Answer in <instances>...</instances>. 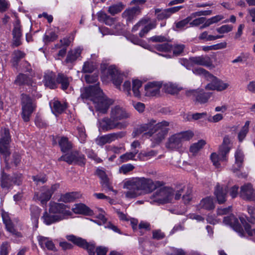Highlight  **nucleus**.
Here are the masks:
<instances>
[{
    "instance_id": "1",
    "label": "nucleus",
    "mask_w": 255,
    "mask_h": 255,
    "mask_svg": "<svg viewBox=\"0 0 255 255\" xmlns=\"http://www.w3.org/2000/svg\"><path fill=\"white\" fill-rule=\"evenodd\" d=\"M81 98L84 101H92L96 110L103 114L107 112L113 103L112 100L104 95L98 84L84 88L81 92Z\"/></svg>"
},
{
    "instance_id": "2",
    "label": "nucleus",
    "mask_w": 255,
    "mask_h": 255,
    "mask_svg": "<svg viewBox=\"0 0 255 255\" xmlns=\"http://www.w3.org/2000/svg\"><path fill=\"white\" fill-rule=\"evenodd\" d=\"M160 185V182H154L150 178L144 177L133 178L126 181L124 187L129 190L143 191L145 193H149Z\"/></svg>"
},
{
    "instance_id": "3",
    "label": "nucleus",
    "mask_w": 255,
    "mask_h": 255,
    "mask_svg": "<svg viewBox=\"0 0 255 255\" xmlns=\"http://www.w3.org/2000/svg\"><path fill=\"white\" fill-rule=\"evenodd\" d=\"M193 135V132L190 130L173 134L168 138L165 147L169 150L178 149L181 146L183 141L189 140Z\"/></svg>"
},
{
    "instance_id": "4",
    "label": "nucleus",
    "mask_w": 255,
    "mask_h": 255,
    "mask_svg": "<svg viewBox=\"0 0 255 255\" xmlns=\"http://www.w3.org/2000/svg\"><path fill=\"white\" fill-rule=\"evenodd\" d=\"M174 192L172 188L164 187L157 189L151 196V204L158 205L171 202L174 198Z\"/></svg>"
},
{
    "instance_id": "5",
    "label": "nucleus",
    "mask_w": 255,
    "mask_h": 255,
    "mask_svg": "<svg viewBox=\"0 0 255 255\" xmlns=\"http://www.w3.org/2000/svg\"><path fill=\"white\" fill-rule=\"evenodd\" d=\"M169 123L165 121L158 123L156 129L149 134L154 145L159 144L165 139L169 130Z\"/></svg>"
},
{
    "instance_id": "6",
    "label": "nucleus",
    "mask_w": 255,
    "mask_h": 255,
    "mask_svg": "<svg viewBox=\"0 0 255 255\" xmlns=\"http://www.w3.org/2000/svg\"><path fill=\"white\" fill-rule=\"evenodd\" d=\"M99 128L103 131H107L115 129H121L126 128L127 123L116 122L111 117H105L99 121Z\"/></svg>"
},
{
    "instance_id": "7",
    "label": "nucleus",
    "mask_w": 255,
    "mask_h": 255,
    "mask_svg": "<svg viewBox=\"0 0 255 255\" xmlns=\"http://www.w3.org/2000/svg\"><path fill=\"white\" fill-rule=\"evenodd\" d=\"M126 134L127 132L125 131L112 132L98 136L95 141L98 145L103 146L107 143H110L116 140L122 139L126 136Z\"/></svg>"
},
{
    "instance_id": "8",
    "label": "nucleus",
    "mask_w": 255,
    "mask_h": 255,
    "mask_svg": "<svg viewBox=\"0 0 255 255\" xmlns=\"http://www.w3.org/2000/svg\"><path fill=\"white\" fill-rule=\"evenodd\" d=\"M66 238L75 245L86 250L89 255H95V246L94 244L89 243L85 240L74 235L67 236Z\"/></svg>"
},
{
    "instance_id": "9",
    "label": "nucleus",
    "mask_w": 255,
    "mask_h": 255,
    "mask_svg": "<svg viewBox=\"0 0 255 255\" xmlns=\"http://www.w3.org/2000/svg\"><path fill=\"white\" fill-rule=\"evenodd\" d=\"M68 207L67 205L63 203L51 202L49 203V212L57 216H60L63 220L66 217L71 216L72 214L70 211L66 209Z\"/></svg>"
},
{
    "instance_id": "10",
    "label": "nucleus",
    "mask_w": 255,
    "mask_h": 255,
    "mask_svg": "<svg viewBox=\"0 0 255 255\" xmlns=\"http://www.w3.org/2000/svg\"><path fill=\"white\" fill-rule=\"evenodd\" d=\"M21 103L22 119L25 122H28L32 114V100L28 95L22 94Z\"/></svg>"
},
{
    "instance_id": "11",
    "label": "nucleus",
    "mask_w": 255,
    "mask_h": 255,
    "mask_svg": "<svg viewBox=\"0 0 255 255\" xmlns=\"http://www.w3.org/2000/svg\"><path fill=\"white\" fill-rule=\"evenodd\" d=\"M83 155L79 154L77 151H74L70 154H66L61 156L58 158V161H64L69 164L75 163L82 165L85 163Z\"/></svg>"
},
{
    "instance_id": "12",
    "label": "nucleus",
    "mask_w": 255,
    "mask_h": 255,
    "mask_svg": "<svg viewBox=\"0 0 255 255\" xmlns=\"http://www.w3.org/2000/svg\"><path fill=\"white\" fill-rule=\"evenodd\" d=\"M7 154L4 153H0L2 155L3 157L4 158L5 163V168L9 169L11 168L16 167L19 165L21 162V157L20 155L17 153H14L12 154L11 157H9L10 152L9 148L7 149Z\"/></svg>"
},
{
    "instance_id": "13",
    "label": "nucleus",
    "mask_w": 255,
    "mask_h": 255,
    "mask_svg": "<svg viewBox=\"0 0 255 255\" xmlns=\"http://www.w3.org/2000/svg\"><path fill=\"white\" fill-rule=\"evenodd\" d=\"M194 72L195 74H203L205 76L210 75L215 80L216 90L217 91H222L227 89L229 86V84L227 83H224L223 81L219 80L215 77L211 75L209 73L203 68H200L195 69Z\"/></svg>"
},
{
    "instance_id": "14",
    "label": "nucleus",
    "mask_w": 255,
    "mask_h": 255,
    "mask_svg": "<svg viewBox=\"0 0 255 255\" xmlns=\"http://www.w3.org/2000/svg\"><path fill=\"white\" fill-rule=\"evenodd\" d=\"M161 86L162 83L160 82L153 81L148 82L144 87L145 95L151 97L159 94Z\"/></svg>"
},
{
    "instance_id": "15",
    "label": "nucleus",
    "mask_w": 255,
    "mask_h": 255,
    "mask_svg": "<svg viewBox=\"0 0 255 255\" xmlns=\"http://www.w3.org/2000/svg\"><path fill=\"white\" fill-rule=\"evenodd\" d=\"M10 135L9 130L6 128L1 129V138L0 139V153L7 154L9 148Z\"/></svg>"
},
{
    "instance_id": "16",
    "label": "nucleus",
    "mask_w": 255,
    "mask_h": 255,
    "mask_svg": "<svg viewBox=\"0 0 255 255\" xmlns=\"http://www.w3.org/2000/svg\"><path fill=\"white\" fill-rule=\"evenodd\" d=\"M158 123L154 119H149L145 124L141 125L135 131V133L139 134L144 131H148L147 133L150 134L156 129Z\"/></svg>"
},
{
    "instance_id": "17",
    "label": "nucleus",
    "mask_w": 255,
    "mask_h": 255,
    "mask_svg": "<svg viewBox=\"0 0 255 255\" xmlns=\"http://www.w3.org/2000/svg\"><path fill=\"white\" fill-rule=\"evenodd\" d=\"M108 76L113 81V83L118 87L121 85L123 79V75L120 74L117 69L114 66H110L107 69Z\"/></svg>"
},
{
    "instance_id": "18",
    "label": "nucleus",
    "mask_w": 255,
    "mask_h": 255,
    "mask_svg": "<svg viewBox=\"0 0 255 255\" xmlns=\"http://www.w3.org/2000/svg\"><path fill=\"white\" fill-rule=\"evenodd\" d=\"M111 118L116 122L129 117V115L126 110L119 106H116L112 108L110 112Z\"/></svg>"
},
{
    "instance_id": "19",
    "label": "nucleus",
    "mask_w": 255,
    "mask_h": 255,
    "mask_svg": "<svg viewBox=\"0 0 255 255\" xmlns=\"http://www.w3.org/2000/svg\"><path fill=\"white\" fill-rule=\"evenodd\" d=\"M228 187L225 185L217 183L215 187L214 195L219 204H223L226 201Z\"/></svg>"
},
{
    "instance_id": "20",
    "label": "nucleus",
    "mask_w": 255,
    "mask_h": 255,
    "mask_svg": "<svg viewBox=\"0 0 255 255\" xmlns=\"http://www.w3.org/2000/svg\"><path fill=\"white\" fill-rule=\"evenodd\" d=\"M223 222L226 225H228L232 227L234 230L239 233L241 236H243L244 231L240 225L238 220L233 215L225 217Z\"/></svg>"
},
{
    "instance_id": "21",
    "label": "nucleus",
    "mask_w": 255,
    "mask_h": 255,
    "mask_svg": "<svg viewBox=\"0 0 255 255\" xmlns=\"http://www.w3.org/2000/svg\"><path fill=\"white\" fill-rule=\"evenodd\" d=\"M240 196L245 200H254L255 198V192L252 185L250 183H247L241 186Z\"/></svg>"
},
{
    "instance_id": "22",
    "label": "nucleus",
    "mask_w": 255,
    "mask_h": 255,
    "mask_svg": "<svg viewBox=\"0 0 255 255\" xmlns=\"http://www.w3.org/2000/svg\"><path fill=\"white\" fill-rule=\"evenodd\" d=\"M189 60L192 64L194 65L208 67H211L213 65L211 59L207 55L192 57L189 58Z\"/></svg>"
},
{
    "instance_id": "23",
    "label": "nucleus",
    "mask_w": 255,
    "mask_h": 255,
    "mask_svg": "<svg viewBox=\"0 0 255 255\" xmlns=\"http://www.w3.org/2000/svg\"><path fill=\"white\" fill-rule=\"evenodd\" d=\"M50 106L52 113L57 116L62 114L66 109V105L61 103L59 101L53 100L50 102Z\"/></svg>"
},
{
    "instance_id": "24",
    "label": "nucleus",
    "mask_w": 255,
    "mask_h": 255,
    "mask_svg": "<svg viewBox=\"0 0 255 255\" xmlns=\"http://www.w3.org/2000/svg\"><path fill=\"white\" fill-rule=\"evenodd\" d=\"M97 174L101 179V184L103 188L108 189L109 191H112L117 193V191L114 190L112 187L109 179L107 177L106 173L102 170L98 169L96 170Z\"/></svg>"
},
{
    "instance_id": "25",
    "label": "nucleus",
    "mask_w": 255,
    "mask_h": 255,
    "mask_svg": "<svg viewBox=\"0 0 255 255\" xmlns=\"http://www.w3.org/2000/svg\"><path fill=\"white\" fill-rule=\"evenodd\" d=\"M44 82V85L50 89H55L57 87L56 75L52 72L45 73Z\"/></svg>"
},
{
    "instance_id": "26",
    "label": "nucleus",
    "mask_w": 255,
    "mask_h": 255,
    "mask_svg": "<svg viewBox=\"0 0 255 255\" xmlns=\"http://www.w3.org/2000/svg\"><path fill=\"white\" fill-rule=\"evenodd\" d=\"M72 210L75 214H84L91 216L93 212L89 207L82 203L76 204L72 208Z\"/></svg>"
},
{
    "instance_id": "27",
    "label": "nucleus",
    "mask_w": 255,
    "mask_h": 255,
    "mask_svg": "<svg viewBox=\"0 0 255 255\" xmlns=\"http://www.w3.org/2000/svg\"><path fill=\"white\" fill-rule=\"evenodd\" d=\"M140 12V8L138 6H135L130 9L126 10L123 13L122 16L127 22H130L134 18L136 15Z\"/></svg>"
},
{
    "instance_id": "28",
    "label": "nucleus",
    "mask_w": 255,
    "mask_h": 255,
    "mask_svg": "<svg viewBox=\"0 0 255 255\" xmlns=\"http://www.w3.org/2000/svg\"><path fill=\"white\" fill-rule=\"evenodd\" d=\"M182 89L181 87L172 82L166 83L163 85L165 92L171 95L177 94Z\"/></svg>"
},
{
    "instance_id": "29",
    "label": "nucleus",
    "mask_w": 255,
    "mask_h": 255,
    "mask_svg": "<svg viewBox=\"0 0 255 255\" xmlns=\"http://www.w3.org/2000/svg\"><path fill=\"white\" fill-rule=\"evenodd\" d=\"M82 49L80 47H77L74 49L70 50L67 54L65 62L67 63H72L75 62L80 56Z\"/></svg>"
},
{
    "instance_id": "30",
    "label": "nucleus",
    "mask_w": 255,
    "mask_h": 255,
    "mask_svg": "<svg viewBox=\"0 0 255 255\" xmlns=\"http://www.w3.org/2000/svg\"><path fill=\"white\" fill-rule=\"evenodd\" d=\"M235 163L232 167V170L234 172L239 170L242 167L244 158V155L242 150L238 149L236 150L235 153Z\"/></svg>"
},
{
    "instance_id": "31",
    "label": "nucleus",
    "mask_w": 255,
    "mask_h": 255,
    "mask_svg": "<svg viewBox=\"0 0 255 255\" xmlns=\"http://www.w3.org/2000/svg\"><path fill=\"white\" fill-rule=\"evenodd\" d=\"M231 149V140L228 136L224 137L222 144L219 148V153L221 157L225 156L229 152Z\"/></svg>"
},
{
    "instance_id": "32",
    "label": "nucleus",
    "mask_w": 255,
    "mask_h": 255,
    "mask_svg": "<svg viewBox=\"0 0 255 255\" xmlns=\"http://www.w3.org/2000/svg\"><path fill=\"white\" fill-rule=\"evenodd\" d=\"M42 218L44 222L47 225H51L56 222L62 220V218L60 216H57L55 214L45 212Z\"/></svg>"
},
{
    "instance_id": "33",
    "label": "nucleus",
    "mask_w": 255,
    "mask_h": 255,
    "mask_svg": "<svg viewBox=\"0 0 255 255\" xmlns=\"http://www.w3.org/2000/svg\"><path fill=\"white\" fill-rule=\"evenodd\" d=\"M71 78L67 77L63 73H58L56 77L57 84H61V88L66 90L68 88Z\"/></svg>"
},
{
    "instance_id": "34",
    "label": "nucleus",
    "mask_w": 255,
    "mask_h": 255,
    "mask_svg": "<svg viewBox=\"0 0 255 255\" xmlns=\"http://www.w3.org/2000/svg\"><path fill=\"white\" fill-rule=\"evenodd\" d=\"M97 15L98 20L99 21L104 22L106 25L110 26L113 25L115 23L116 19H117L116 18L110 17L102 11L98 12Z\"/></svg>"
},
{
    "instance_id": "35",
    "label": "nucleus",
    "mask_w": 255,
    "mask_h": 255,
    "mask_svg": "<svg viewBox=\"0 0 255 255\" xmlns=\"http://www.w3.org/2000/svg\"><path fill=\"white\" fill-rule=\"evenodd\" d=\"M37 239L39 245L42 248L46 247L48 250L51 251H56V248L53 242L50 240L48 238L38 236Z\"/></svg>"
},
{
    "instance_id": "36",
    "label": "nucleus",
    "mask_w": 255,
    "mask_h": 255,
    "mask_svg": "<svg viewBox=\"0 0 255 255\" xmlns=\"http://www.w3.org/2000/svg\"><path fill=\"white\" fill-rule=\"evenodd\" d=\"M201 209L207 210H213L215 208V205L213 202V199L210 197H207L203 199L199 205Z\"/></svg>"
},
{
    "instance_id": "37",
    "label": "nucleus",
    "mask_w": 255,
    "mask_h": 255,
    "mask_svg": "<svg viewBox=\"0 0 255 255\" xmlns=\"http://www.w3.org/2000/svg\"><path fill=\"white\" fill-rule=\"evenodd\" d=\"M212 93L205 92L203 91L197 92L196 96V101L200 104H204L208 101V100L211 97Z\"/></svg>"
},
{
    "instance_id": "38",
    "label": "nucleus",
    "mask_w": 255,
    "mask_h": 255,
    "mask_svg": "<svg viewBox=\"0 0 255 255\" xmlns=\"http://www.w3.org/2000/svg\"><path fill=\"white\" fill-rule=\"evenodd\" d=\"M78 195L76 192L67 193L62 195L58 201L66 203L73 202L78 198Z\"/></svg>"
},
{
    "instance_id": "39",
    "label": "nucleus",
    "mask_w": 255,
    "mask_h": 255,
    "mask_svg": "<svg viewBox=\"0 0 255 255\" xmlns=\"http://www.w3.org/2000/svg\"><path fill=\"white\" fill-rule=\"evenodd\" d=\"M157 152L154 150L150 151H142L138 154V158L140 160L145 161L155 156Z\"/></svg>"
},
{
    "instance_id": "40",
    "label": "nucleus",
    "mask_w": 255,
    "mask_h": 255,
    "mask_svg": "<svg viewBox=\"0 0 255 255\" xmlns=\"http://www.w3.org/2000/svg\"><path fill=\"white\" fill-rule=\"evenodd\" d=\"M59 144L61 147V151L63 152L68 151L72 147L71 142L69 141L68 138L66 137H61L59 141Z\"/></svg>"
},
{
    "instance_id": "41",
    "label": "nucleus",
    "mask_w": 255,
    "mask_h": 255,
    "mask_svg": "<svg viewBox=\"0 0 255 255\" xmlns=\"http://www.w3.org/2000/svg\"><path fill=\"white\" fill-rule=\"evenodd\" d=\"M13 183L12 177L3 172L1 177L0 185L2 188H8Z\"/></svg>"
},
{
    "instance_id": "42",
    "label": "nucleus",
    "mask_w": 255,
    "mask_h": 255,
    "mask_svg": "<svg viewBox=\"0 0 255 255\" xmlns=\"http://www.w3.org/2000/svg\"><path fill=\"white\" fill-rule=\"evenodd\" d=\"M206 142L204 140H200L196 143L192 144L190 147V152L193 155L196 154L205 145Z\"/></svg>"
},
{
    "instance_id": "43",
    "label": "nucleus",
    "mask_w": 255,
    "mask_h": 255,
    "mask_svg": "<svg viewBox=\"0 0 255 255\" xmlns=\"http://www.w3.org/2000/svg\"><path fill=\"white\" fill-rule=\"evenodd\" d=\"M138 153V151L135 150L132 152H127L120 157V162L121 163L125 162L129 160H134L136 154Z\"/></svg>"
},
{
    "instance_id": "44",
    "label": "nucleus",
    "mask_w": 255,
    "mask_h": 255,
    "mask_svg": "<svg viewBox=\"0 0 255 255\" xmlns=\"http://www.w3.org/2000/svg\"><path fill=\"white\" fill-rule=\"evenodd\" d=\"M47 181L46 174L40 173L36 175L33 176V182L36 185H40L44 184Z\"/></svg>"
},
{
    "instance_id": "45",
    "label": "nucleus",
    "mask_w": 255,
    "mask_h": 255,
    "mask_svg": "<svg viewBox=\"0 0 255 255\" xmlns=\"http://www.w3.org/2000/svg\"><path fill=\"white\" fill-rule=\"evenodd\" d=\"M155 14L158 20L166 19L170 16L167 8L165 9L157 8L155 10Z\"/></svg>"
},
{
    "instance_id": "46",
    "label": "nucleus",
    "mask_w": 255,
    "mask_h": 255,
    "mask_svg": "<svg viewBox=\"0 0 255 255\" xmlns=\"http://www.w3.org/2000/svg\"><path fill=\"white\" fill-rule=\"evenodd\" d=\"M12 36L14 37H22V30L19 19H16L13 23V28L12 31Z\"/></svg>"
},
{
    "instance_id": "47",
    "label": "nucleus",
    "mask_w": 255,
    "mask_h": 255,
    "mask_svg": "<svg viewBox=\"0 0 255 255\" xmlns=\"http://www.w3.org/2000/svg\"><path fill=\"white\" fill-rule=\"evenodd\" d=\"M210 158L213 164L217 168L219 167L220 166V161H225L227 159L226 155L224 158L221 157V155L219 153V151H218V154H217L216 153H212Z\"/></svg>"
},
{
    "instance_id": "48",
    "label": "nucleus",
    "mask_w": 255,
    "mask_h": 255,
    "mask_svg": "<svg viewBox=\"0 0 255 255\" xmlns=\"http://www.w3.org/2000/svg\"><path fill=\"white\" fill-rule=\"evenodd\" d=\"M142 85V82L138 80H134L132 81V91L134 96L136 97H139L140 96V93L139 89L141 88Z\"/></svg>"
},
{
    "instance_id": "49",
    "label": "nucleus",
    "mask_w": 255,
    "mask_h": 255,
    "mask_svg": "<svg viewBox=\"0 0 255 255\" xmlns=\"http://www.w3.org/2000/svg\"><path fill=\"white\" fill-rule=\"evenodd\" d=\"M249 125L250 122L247 121L239 132L238 134V138L240 141H242L246 136L247 134L249 132Z\"/></svg>"
},
{
    "instance_id": "50",
    "label": "nucleus",
    "mask_w": 255,
    "mask_h": 255,
    "mask_svg": "<svg viewBox=\"0 0 255 255\" xmlns=\"http://www.w3.org/2000/svg\"><path fill=\"white\" fill-rule=\"evenodd\" d=\"M124 8V5L120 2L116 4L110 6L108 9V12L112 15H115L120 12Z\"/></svg>"
},
{
    "instance_id": "51",
    "label": "nucleus",
    "mask_w": 255,
    "mask_h": 255,
    "mask_svg": "<svg viewBox=\"0 0 255 255\" xmlns=\"http://www.w3.org/2000/svg\"><path fill=\"white\" fill-rule=\"evenodd\" d=\"M223 37V35H208L207 31H204L199 36V38L201 40H205L206 41L215 40L217 39L221 38Z\"/></svg>"
},
{
    "instance_id": "52",
    "label": "nucleus",
    "mask_w": 255,
    "mask_h": 255,
    "mask_svg": "<svg viewBox=\"0 0 255 255\" xmlns=\"http://www.w3.org/2000/svg\"><path fill=\"white\" fill-rule=\"evenodd\" d=\"M239 219L248 235L251 236L255 235V229H251V226L247 222L246 219L244 217H240Z\"/></svg>"
},
{
    "instance_id": "53",
    "label": "nucleus",
    "mask_w": 255,
    "mask_h": 255,
    "mask_svg": "<svg viewBox=\"0 0 255 255\" xmlns=\"http://www.w3.org/2000/svg\"><path fill=\"white\" fill-rule=\"evenodd\" d=\"M14 83L18 85L28 84L29 78L25 74H20L17 76Z\"/></svg>"
},
{
    "instance_id": "54",
    "label": "nucleus",
    "mask_w": 255,
    "mask_h": 255,
    "mask_svg": "<svg viewBox=\"0 0 255 255\" xmlns=\"http://www.w3.org/2000/svg\"><path fill=\"white\" fill-rule=\"evenodd\" d=\"M95 68L96 67L93 62L87 61L84 64L82 72L83 73H92Z\"/></svg>"
},
{
    "instance_id": "55",
    "label": "nucleus",
    "mask_w": 255,
    "mask_h": 255,
    "mask_svg": "<svg viewBox=\"0 0 255 255\" xmlns=\"http://www.w3.org/2000/svg\"><path fill=\"white\" fill-rule=\"evenodd\" d=\"M51 193L52 192H49L47 190L45 192L41 193V195L38 197V199L41 201L42 204H45L50 199L52 195Z\"/></svg>"
},
{
    "instance_id": "56",
    "label": "nucleus",
    "mask_w": 255,
    "mask_h": 255,
    "mask_svg": "<svg viewBox=\"0 0 255 255\" xmlns=\"http://www.w3.org/2000/svg\"><path fill=\"white\" fill-rule=\"evenodd\" d=\"M155 26H156L155 22L150 23L148 24H147V25H145L139 32V36L140 37H143L144 35L145 34H146L147 33H148V32L150 30L155 28Z\"/></svg>"
},
{
    "instance_id": "57",
    "label": "nucleus",
    "mask_w": 255,
    "mask_h": 255,
    "mask_svg": "<svg viewBox=\"0 0 255 255\" xmlns=\"http://www.w3.org/2000/svg\"><path fill=\"white\" fill-rule=\"evenodd\" d=\"M10 250L9 243L7 242L2 243L0 247V255H8Z\"/></svg>"
},
{
    "instance_id": "58",
    "label": "nucleus",
    "mask_w": 255,
    "mask_h": 255,
    "mask_svg": "<svg viewBox=\"0 0 255 255\" xmlns=\"http://www.w3.org/2000/svg\"><path fill=\"white\" fill-rule=\"evenodd\" d=\"M155 49L160 52H168L172 49V46L168 43L157 44L155 46Z\"/></svg>"
},
{
    "instance_id": "59",
    "label": "nucleus",
    "mask_w": 255,
    "mask_h": 255,
    "mask_svg": "<svg viewBox=\"0 0 255 255\" xmlns=\"http://www.w3.org/2000/svg\"><path fill=\"white\" fill-rule=\"evenodd\" d=\"M134 167L131 164H126L123 165L119 169V171L121 173L126 174L132 171Z\"/></svg>"
},
{
    "instance_id": "60",
    "label": "nucleus",
    "mask_w": 255,
    "mask_h": 255,
    "mask_svg": "<svg viewBox=\"0 0 255 255\" xmlns=\"http://www.w3.org/2000/svg\"><path fill=\"white\" fill-rule=\"evenodd\" d=\"M233 27L231 25H223L216 29L217 31L220 34H224L231 31Z\"/></svg>"
},
{
    "instance_id": "61",
    "label": "nucleus",
    "mask_w": 255,
    "mask_h": 255,
    "mask_svg": "<svg viewBox=\"0 0 255 255\" xmlns=\"http://www.w3.org/2000/svg\"><path fill=\"white\" fill-rule=\"evenodd\" d=\"M11 177L13 184L17 185H19L21 184L23 181V176L21 174L15 173H14Z\"/></svg>"
},
{
    "instance_id": "62",
    "label": "nucleus",
    "mask_w": 255,
    "mask_h": 255,
    "mask_svg": "<svg viewBox=\"0 0 255 255\" xmlns=\"http://www.w3.org/2000/svg\"><path fill=\"white\" fill-rule=\"evenodd\" d=\"M184 48L185 45L184 44L174 45L173 49V54L175 56L179 55L181 53L183 52Z\"/></svg>"
},
{
    "instance_id": "63",
    "label": "nucleus",
    "mask_w": 255,
    "mask_h": 255,
    "mask_svg": "<svg viewBox=\"0 0 255 255\" xmlns=\"http://www.w3.org/2000/svg\"><path fill=\"white\" fill-rule=\"evenodd\" d=\"M192 19V16H188L185 19L182 20L176 23V28L182 29L189 23Z\"/></svg>"
},
{
    "instance_id": "64",
    "label": "nucleus",
    "mask_w": 255,
    "mask_h": 255,
    "mask_svg": "<svg viewBox=\"0 0 255 255\" xmlns=\"http://www.w3.org/2000/svg\"><path fill=\"white\" fill-rule=\"evenodd\" d=\"M85 80L87 83H94L98 81V76L96 74L86 75L85 76Z\"/></svg>"
}]
</instances>
